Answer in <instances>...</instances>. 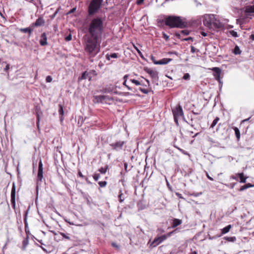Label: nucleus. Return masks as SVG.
Segmentation results:
<instances>
[{"label": "nucleus", "mask_w": 254, "mask_h": 254, "mask_svg": "<svg viewBox=\"0 0 254 254\" xmlns=\"http://www.w3.org/2000/svg\"><path fill=\"white\" fill-rule=\"evenodd\" d=\"M59 106V113L60 115L63 116L64 114V111L63 106L61 104H60Z\"/></svg>", "instance_id": "30"}, {"label": "nucleus", "mask_w": 254, "mask_h": 254, "mask_svg": "<svg viewBox=\"0 0 254 254\" xmlns=\"http://www.w3.org/2000/svg\"><path fill=\"white\" fill-rule=\"evenodd\" d=\"M124 167H125V170L127 171V163H126V162L124 163Z\"/></svg>", "instance_id": "53"}, {"label": "nucleus", "mask_w": 254, "mask_h": 254, "mask_svg": "<svg viewBox=\"0 0 254 254\" xmlns=\"http://www.w3.org/2000/svg\"><path fill=\"white\" fill-rule=\"evenodd\" d=\"M233 53L235 55H239L241 54V51L238 46H236L234 49Z\"/></svg>", "instance_id": "26"}, {"label": "nucleus", "mask_w": 254, "mask_h": 254, "mask_svg": "<svg viewBox=\"0 0 254 254\" xmlns=\"http://www.w3.org/2000/svg\"><path fill=\"white\" fill-rule=\"evenodd\" d=\"M171 233H170L167 235H162L161 236L155 238L152 242H151V240H149V241L148 243V244L149 245L150 247H155L159 245L164 240H165L168 237L170 236Z\"/></svg>", "instance_id": "4"}, {"label": "nucleus", "mask_w": 254, "mask_h": 254, "mask_svg": "<svg viewBox=\"0 0 254 254\" xmlns=\"http://www.w3.org/2000/svg\"><path fill=\"white\" fill-rule=\"evenodd\" d=\"M46 81L47 82H51L52 81V77L49 75L46 77Z\"/></svg>", "instance_id": "41"}, {"label": "nucleus", "mask_w": 254, "mask_h": 254, "mask_svg": "<svg viewBox=\"0 0 254 254\" xmlns=\"http://www.w3.org/2000/svg\"><path fill=\"white\" fill-rule=\"evenodd\" d=\"M65 40L66 41H69L71 40V35L69 34L65 38Z\"/></svg>", "instance_id": "43"}, {"label": "nucleus", "mask_w": 254, "mask_h": 254, "mask_svg": "<svg viewBox=\"0 0 254 254\" xmlns=\"http://www.w3.org/2000/svg\"><path fill=\"white\" fill-rule=\"evenodd\" d=\"M135 48L136 50V51H137L139 55H140L141 54V52L136 47H135Z\"/></svg>", "instance_id": "59"}, {"label": "nucleus", "mask_w": 254, "mask_h": 254, "mask_svg": "<svg viewBox=\"0 0 254 254\" xmlns=\"http://www.w3.org/2000/svg\"><path fill=\"white\" fill-rule=\"evenodd\" d=\"M125 142L123 141H119L115 143H112L110 144V146L112 147V148L116 150H121L123 148Z\"/></svg>", "instance_id": "9"}, {"label": "nucleus", "mask_w": 254, "mask_h": 254, "mask_svg": "<svg viewBox=\"0 0 254 254\" xmlns=\"http://www.w3.org/2000/svg\"><path fill=\"white\" fill-rule=\"evenodd\" d=\"M172 61L170 58H164L158 61H154V63L156 64H168L170 61Z\"/></svg>", "instance_id": "14"}, {"label": "nucleus", "mask_w": 254, "mask_h": 254, "mask_svg": "<svg viewBox=\"0 0 254 254\" xmlns=\"http://www.w3.org/2000/svg\"><path fill=\"white\" fill-rule=\"evenodd\" d=\"M112 246L115 248H116L117 249H119V246L117 245V244H116L115 243H112Z\"/></svg>", "instance_id": "46"}, {"label": "nucleus", "mask_w": 254, "mask_h": 254, "mask_svg": "<svg viewBox=\"0 0 254 254\" xmlns=\"http://www.w3.org/2000/svg\"><path fill=\"white\" fill-rule=\"evenodd\" d=\"M233 128L235 131V133L237 140L239 141L240 140V136H241L240 130L238 127H233Z\"/></svg>", "instance_id": "23"}, {"label": "nucleus", "mask_w": 254, "mask_h": 254, "mask_svg": "<svg viewBox=\"0 0 254 254\" xmlns=\"http://www.w3.org/2000/svg\"><path fill=\"white\" fill-rule=\"evenodd\" d=\"M87 75L88 74L86 73V72H84L82 73V75L80 77H79L78 79L81 80L82 79H86Z\"/></svg>", "instance_id": "31"}, {"label": "nucleus", "mask_w": 254, "mask_h": 254, "mask_svg": "<svg viewBox=\"0 0 254 254\" xmlns=\"http://www.w3.org/2000/svg\"><path fill=\"white\" fill-rule=\"evenodd\" d=\"M211 70L214 72L213 75L215 78L219 83L221 82L220 75L221 73V70L220 68L217 67H213Z\"/></svg>", "instance_id": "8"}, {"label": "nucleus", "mask_w": 254, "mask_h": 254, "mask_svg": "<svg viewBox=\"0 0 254 254\" xmlns=\"http://www.w3.org/2000/svg\"><path fill=\"white\" fill-rule=\"evenodd\" d=\"M175 222H176V227L182 223V221L181 220L176 219V218L175 220Z\"/></svg>", "instance_id": "39"}, {"label": "nucleus", "mask_w": 254, "mask_h": 254, "mask_svg": "<svg viewBox=\"0 0 254 254\" xmlns=\"http://www.w3.org/2000/svg\"><path fill=\"white\" fill-rule=\"evenodd\" d=\"M151 60H152V61H153V63H154V61H156L155 60V58H154V57H151Z\"/></svg>", "instance_id": "64"}, {"label": "nucleus", "mask_w": 254, "mask_h": 254, "mask_svg": "<svg viewBox=\"0 0 254 254\" xmlns=\"http://www.w3.org/2000/svg\"><path fill=\"white\" fill-rule=\"evenodd\" d=\"M254 186L252 185L250 183L247 184L243 186H242L240 189H239V191H242L244 190H245L248 189L251 187H253Z\"/></svg>", "instance_id": "25"}, {"label": "nucleus", "mask_w": 254, "mask_h": 254, "mask_svg": "<svg viewBox=\"0 0 254 254\" xmlns=\"http://www.w3.org/2000/svg\"><path fill=\"white\" fill-rule=\"evenodd\" d=\"M45 23V20L42 16H40L36 20V21L32 24V26L38 27L43 25Z\"/></svg>", "instance_id": "12"}, {"label": "nucleus", "mask_w": 254, "mask_h": 254, "mask_svg": "<svg viewBox=\"0 0 254 254\" xmlns=\"http://www.w3.org/2000/svg\"><path fill=\"white\" fill-rule=\"evenodd\" d=\"M118 58V55L116 53H112L110 55H106V58L108 60H110V58Z\"/></svg>", "instance_id": "28"}, {"label": "nucleus", "mask_w": 254, "mask_h": 254, "mask_svg": "<svg viewBox=\"0 0 254 254\" xmlns=\"http://www.w3.org/2000/svg\"><path fill=\"white\" fill-rule=\"evenodd\" d=\"M238 175H236V174L235 175H232L230 177V178L233 180H235L236 181H238Z\"/></svg>", "instance_id": "40"}, {"label": "nucleus", "mask_w": 254, "mask_h": 254, "mask_svg": "<svg viewBox=\"0 0 254 254\" xmlns=\"http://www.w3.org/2000/svg\"><path fill=\"white\" fill-rule=\"evenodd\" d=\"M146 71L150 75L152 78H156L157 77V72L151 69H147Z\"/></svg>", "instance_id": "18"}, {"label": "nucleus", "mask_w": 254, "mask_h": 254, "mask_svg": "<svg viewBox=\"0 0 254 254\" xmlns=\"http://www.w3.org/2000/svg\"><path fill=\"white\" fill-rule=\"evenodd\" d=\"M236 175H238L240 178V182L242 183H245L246 182V180L247 179V177L244 176V174L243 173H237Z\"/></svg>", "instance_id": "19"}, {"label": "nucleus", "mask_w": 254, "mask_h": 254, "mask_svg": "<svg viewBox=\"0 0 254 254\" xmlns=\"http://www.w3.org/2000/svg\"><path fill=\"white\" fill-rule=\"evenodd\" d=\"M178 118H184V113L182 108L178 105L176 107V124H178Z\"/></svg>", "instance_id": "6"}, {"label": "nucleus", "mask_w": 254, "mask_h": 254, "mask_svg": "<svg viewBox=\"0 0 254 254\" xmlns=\"http://www.w3.org/2000/svg\"><path fill=\"white\" fill-rule=\"evenodd\" d=\"M108 165H106V167L105 168H103V167H101V168L99 169V171L101 173V174H105L106 172H107V170H108Z\"/></svg>", "instance_id": "29"}, {"label": "nucleus", "mask_w": 254, "mask_h": 254, "mask_svg": "<svg viewBox=\"0 0 254 254\" xmlns=\"http://www.w3.org/2000/svg\"><path fill=\"white\" fill-rule=\"evenodd\" d=\"M107 98L106 95H99L95 97V99L98 102H102Z\"/></svg>", "instance_id": "21"}, {"label": "nucleus", "mask_w": 254, "mask_h": 254, "mask_svg": "<svg viewBox=\"0 0 254 254\" xmlns=\"http://www.w3.org/2000/svg\"><path fill=\"white\" fill-rule=\"evenodd\" d=\"M123 194L122 193V191L121 190H120V193L119 194V201L120 202H122L124 200V198H123L122 196H123Z\"/></svg>", "instance_id": "34"}, {"label": "nucleus", "mask_w": 254, "mask_h": 254, "mask_svg": "<svg viewBox=\"0 0 254 254\" xmlns=\"http://www.w3.org/2000/svg\"><path fill=\"white\" fill-rule=\"evenodd\" d=\"M9 69V65L8 64H7L6 65L5 67L4 68V71H7Z\"/></svg>", "instance_id": "50"}, {"label": "nucleus", "mask_w": 254, "mask_h": 254, "mask_svg": "<svg viewBox=\"0 0 254 254\" xmlns=\"http://www.w3.org/2000/svg\"><path fill=\"white\" fill-rule=\"evenodd\" d=\"M58 12V10H57L56 11V12L54 13V14H53V15L51 16V18H52V19L54 18L56 16V14H57Z\"/></svg>", "instance_id": "51"}, {"label": "nucleus", "mask_w": 254, "mask_h": 254, "mask_svg": "<svg viewBox=\"0 0 254 254\" xmlns=\"http://www.w3.org/2000/svg\"><path fill=\"white\" fill-rule=\"evenodd\" d=\"M11 203L13 209H15V187L13 184L11 192Z\"/></svg>", "instance_id": "10"}, {"label": "nucleus", "mask_w": 254, "mask_h": 254, "mask_svg": "<svg viewBox=\"0 0 254 254\" xmlns=\"http://www.w3.org/2000/svg\"><path fill=\"white\" fill-rule=\"evenodd\" d=\"M130 81L132 83L135 84L136 85H140V83L139 82V81H138L137 80L130 79Z\"/></svg>", "instance_id": "36"}, {"label": "nucleus", "mask_w": 254, "mask_h": 254, "mask_svg": "<svg viewBox=\"0 0 254 254\" xmlns=\"http://www.w3.org/2000/svg\"><path fill=\"white\" fill-rule=\"evenodd\" d=\"M223 239L227 241V242H234L236 241V238L235 236L228 237L226 236L223 238Z\"/></svg>", "instance_id": "24"}, {"label": "nucleus", "mask_w": 254, "mask_h": 254, "mask_svg": "<svg viewBox=\"0 0 254 254\" xmlns=\"http://www.w3.org/2000/svg\"><path fill=\"white\" fill-rule=\"evenodd\" d=\"M100 38L85 35L84 37V50L90 58L94 57L100 50Z\"/></svg>", "instance_id": "1"}, {"label": "nucleus", "mask_w": 254, "mask_h": 254, "mask_svg": "<svg viewBox=\"0 0 254 254\" xmlns=\"http://www.w3.org/2000/svg\"><path fill=\"white\" fill-rule=\"evenodd\" d=\"M190 48H191V52L192 53H194L196 51V49L194 47L191 46Z\"/></svg>", "instance_id": "45"}, {"label": "nucleus", "mask_w": 254, "mask_h": 254, "mask_svg": "<svg viewBox=\"0 0 254 254\" xmlns=\"http://www.w3.org/2000/svg\"><path fill=\"white\" fill-rule=\"evenodd\" d=\"M245 12L246 13H254V5L247 6Z\"/></svg>", "instance_id": "22"}, {"label": "nucleus", "mask_w": 254, "mask_h": 254, "mask_svg": "<svg viewBox=\"0 0 254 254\" xmlns=\"http://www.w3.org/2000/svg\"><path fill=\"white\" fill-rule=\"evenodd\" d=\"M206 176L209 180L213 181V179L209 175L207 172H206Z\"/></svg>", "instance_id": "47"}, {"label": "nucleus", "mask_w": 254, "mask_h": 254, "mask_svg": "<svg viewBox=\"0 0 254 254\" xmlns=\"http://www.w3.org/2000/svg\"><path fill=\"white\" fill-rule=\"evenodd\" d=\"M100 187H105L107 185V182L106 181H101L98 183Z\"/></svg>", "instance_id": "35"}, {"label": "nucleus", "mask_w": 254, "mask_h": 254, "mask_svg": "<svg viewBox=\"0 0 254 254\" xmlns=\"http://www.w3.org/2000/svg\"><path fill=\"white\" fill-rule=\"evenodd\" d=\"M232 228V225H228L224 228L222 229L221 230V234L219 236V237H220L222 236L223 235H224L227 233H228L230 229Z\"/></svg>", "instance_id": "17"}, {"label": "nucleus", "mask_w": 254, "mask_h": 254, "mask_svg": "<svg viewBox=\"0 0 254 254\" xmlns=\"http://www.w3.org/2000/svg\"><path fill=\"white\" fill-rule=\"evenodd\" d=\"M103 29V19L99 17L94 18L88 25L86 35L101 38Z\"/></svg>", "instance_id": "2"}, {"label": "nucleus", "mask_w": 254, "mask_h": 254, "mask_svg": "<svg viewBox=\"0 0 254 254\" xmlns=\"http://www.w3.org/2000/svg\"><path fill=\"white\" fill-rule=\"evenodd\" d=\"M62 236H63L64 238H65V239H69V237H68V236H66V235H65V234H62Z\"/></svg>", "instance_id": "54"}, {"label": "nucleus", "mask_w": 254, "mask_h": 254, "mask_svg": "<svg viewBox=\"0 0 254 254\" xmlns=\"http://www.w3.org/2000/svg\"><path fill=\"white\" fill-rule=\"evenodd\" d=\"M128 75H125L124 77V79H125V81L124 82V83L123 84L125 85V86H127V85L126 84V82H127V78L128 77Z\"/></svg>", "instance_id": "42"}, {"label": "nucleus", "mask_w": 254, "mask_h": 254, "mask_svg": "<svg viewBox=\"0 0 254 254\" xmlns=\"http://www.w3.org/2000/svg\"><path fill=\"white\" fill-rule=\"evenodd\" d=\"M126 87H127L128 90H132L131 88L129 86L127 85Z\"/></svg>", "instance_id": "63"}, {"label": "nucleus", "mask_w": 254, "mask_h": 254, "mask_svg": "<svg viewBox=\"0 0 254 254\" xmlns=\"http://www.w3.org/2000/svg\"><path fill=\"white\" fill-rule=\"evenodd\" d=\"M165 22L166 25L170 27H175V16H166L165 19Z\"/></svg>", "instance_id": "7"}, {"label": "nucleus", "mask_w": 254, "mask_h": 254, "mask_svg": "<svg viewBox=\"0 0 254 254\" xmlns=\"http://www.w3.org/2000/svg\"><path fill=\"white\" fill-rule=\"evenodd\" d=\"M201 35L203 36H206L207 35V34L204 32H201Z\"/></svg>", "instance_id": "60"}, {"label": "nucleus", "mask_w": 254, "mask_h": 254, "mask_svg": "<svg viewBox=\"0 0 254 254\" xmlns=\"http://www.w3.org/2000/svg\"><path fill=\"white\" fill-rule=\"evenodd\" d=\"M189 31H188V30H182L180 31H179L178 32H176V34H175V35H176V37H178L180 39H181V35H189Z\"/></svg>", "instance_id": "16"}, {"label": "nucleus", "mask_w": 254, "mask_h": 254, "mask_svg": "<svg viewBox=\"0 0 254 254\" xmlns=\"http://www.w3.org/2000/svg\"><path fill=\"white\" fill-rule=\"evenodd\" d=\"M190 75L188 73H185L183 77V78L185 80L190 79Z\"/></svg>", "instance_id": "37"}, {"label": "nucleus", "mask_w": 254, "mask_h": 254, "mask_svg": "<svg viewBox=\"0 0 254 254\" xmlns=\"http://www.w3.org/2000/svg\"><path fill=\"white\" fill-rule=\"evenodd\" d=\"M250 118H248V119H245V120H243L242 121L241 123H244V122H247V121H248L250 120Z\"/></svg>", "instance_id": "56"}, {"label": "nucleus", "mask_w": 254, "mask_h": 254, "mask_svg": "<svg viewBox=\"0 0 254 254\" xmlns=\"http://www.w3.org/2000/svg\"><path fill=\"white\" fill-rule=\"evenodd\" d=\"M181 40L182 41H189V40H191V41H193V38L190 37H189L188 38H182L181 39Z\"/></svg>", "instance_id": "44"}, {"label": "nucleus", "mask_w": 254, "mask_h": 254, "mask_svg": "<svg viewBox=\"0 0 254 254\" xmlns=\"http://www.w3.org/2000/svg\"><path fill=\"white\" fill-rule=\"evenodd\" d=\"M166 182H167V186H168V188H169L171 190H172V187H171V186H170V184H169V182H168L167 180V179H166Z\"/></svg>", "instance_id": "49"}, {"label": "nucleus", "mask_w": 254, "mask_h": 254, "mask_svg": "<svg viewBox=\"0 0 254 254\" xmlns=\"http://www.w3.org/2000/svg\"><path fill=\"white\" fill-rule=\"evenodd\" d=\"M163 35H164V38H166V40H167V39H168V36H167L165 34H164Z\"/></svg>", "instance_id": "61"}, {"label": "nucleus", "mask_w": 254, "mask_h": 254, "mask_svg": "<svg viewBox=\"0 0 254 254\" xmlns=\"http://www.w3.org/2000/svg\"><path fill=\"white\" fill-rule=\"evenodd\" d=\"M43 168L42 160L40 159L39 163L38 172L37 175L38 181H41L43 179Z\"/></svg>", "instance_id": "11"}, {"label": "nucleus", "mask_w": 254, "mask_h": 254, "mask_svg": "<svg viewBox=\"0 0 254 254\" xmlns=\"http://www.w3.org/2000/svg\"><path fill=\"white\" fill-rule=\"evenodd\" d=\"M103 0H92L88 6V14L93 15L100 8Z\"/></svg>", "instance_id": "3"}, {"label": "nucleus", "mask_w": 254, "mask_h": 254, "mask_svg": "<svg viewBox=\"0 0 254 254\" xmlns=\"http://www.w3.org/2000/svg\"><path fill=\"white\" fill-rule=\"evenodd\" d=\"M47 38L45 33L42 34L41 36V39L40 40V44L41 46H45L47 45Z\"/></svg>", "instance_id": "15"}, {"label": "nucleus", "mask_w": 254, "mask_h": 254, "mask_svg": "<svg viewBox=\"0 0 254 254\" xmlns=\"http://www.w3.org/2000/svg\"><path fill=\"white\" fill-rule=\"evenodd\" d=\"M140 90L142 92L144 93H147V92L145 91V89H140Z\"/></svg>", "instance_id": "58"}, {"label": "nucleus", "mask_w": 254, "mask_h": 254, "mask_svg": "<svg viewBox=\"0 0 254 254\" xmlns=\"http://www.w3.org/2000/svg\"><path fill=\"white\" fill-rule=\"evenodd\" d=\"M20 32H23V33H28L29 35L31 34L33 29L31 28L30 27H27L25 28H20L19 30Z\"/></svg>", "instance_id": "20"}, {"label": "nucleus", "mask_w": 254, "mask_h": 254, "mask_svg": "<svg viewBox=\"0 0 254 254\" xmlns=\"http://www.w3.org/2000/svg\"><path fill=\"white\" fill-rule=\"evenodd\" d=\"M188 25V24L186 19L176 16V27L183 28L186 27Z\"/></svg>", "instance_id": "5"}, {"label": "nucleus", "mask_w": 254, "mask_h": 254, "mask_svg": "<svg viewBox=\"0 0 254 254\" xmlns=\"http://www.w3.org/2000/svg\"><path fill=\"white\" fill-rule=\"evenodd\" d=\"M172 111L174 118L175 119V109L172 108Z\"/></svg>", "instance_id": "57"}, {"label": "nucleus", "mask_w": 254, "mask_h": 254, "mask_svg": "<svg viewBox=\"0 0 254 254\" xmlns=\"http://www.w3.org/2000/svg\"><path fill=\"white\" fill-rule=\"evenodd\" d=\"M144 0H137L136 4L138 5H140L143 2Z\"/></svg>", "instance_id": "48"}, {"label": "nucleus", "mask_w": 254, "mask_h": 254, "mask_svg": "<svg viewBox=\"0 0 254 254\" xmlns=\"http://www.w3.org/2000/svg\"><path fill=\"white\" fill-rule=\"evenodd\" d=\"M100 177V176L98 174H95L93 175V178L95 181H97L98 180V179H99Z\"/></svg>", "instance_id": "38"}, {"label": "nucleus", "mask_w": 254, "mask_h": 254, "mask_svg": "<svg viewBox=\"0 0 254 254\" xmlns=\"http://www.w3.org/2000/svg\"><path fill=\"white\" fill-rule=\"evenodd\" d=\"M78 176L80 177H81V178H84V176L82 174L81 172L80 171H79L78 172Z\"/></svg>", "instance_id": "52"}, {"label": "nucleus", "mask_w": 254, "mask_h": 254, "mask_svg": "<svg viewBox=\"0 0 254 254\" xmlns=\"http://www.w3.org/2000/svg\"><path fill=\"white\" fill-rule=\"evenodd\" d=\"M190 254H197V252L196 251H193V252H192Z\"/></svg>", "instance_id": "62"}, {"label": "nucleus", "mask_w": 254, "mask_h": 254, "mask_svg": "<svg viewBox=\"0 0 254 254\" xmlns=\"http://www.w3.org/2000/svg\"><path fill=\"white\" fill-rule=\"evenodd\" d=\"M230 34L234 37H238V35L237 32L234 30H231L229 31Z\"/></svg>", "instance_id": "33"}, {"label": "nucleus", "mask_w": 254, "mask_h": 254, "mask_svg": "<svg viewBox=\"0 0 254 254\" xmlns=\"http://www.w3.org/2000/svg\"><path fill=\"white\" fill-rule=\"evenodd\" d=\"M250 39L254 40V34H252L250 37Z\"/></svg>", "instance_id": "55"}, {"label": "nucleus", "mask_w": 254, "mask_h": 254, "mask_svg": "<svg viewBox=\"0 0 254 254\" xmlns=\"http://www.w3.org/2000/svg\"><path fill=\"white\" fill-rule=\"evenodd\" d=\"M219 121V118L218 117H216L215 119L213 120L211 125L210 126V127L213 128L216 126V125L217 124Z\"/></svg>", "instance_id": "27"}, {"label": "nucleus", "mask_w": 254, "mask_h": 254, "mask_svg": "<svg viewBox=\"0 0 254 254\" xmlns=\"http://www.w3.org/2000/svg\"><path fill=\"white\" fill-rule=\"evenodd\" d=\"M203 23L205 26L208 27L211 26L212 20L209 15H206L204 16Z\"/></svg>", "instance_id": "13"}, {"label": "nucleus", "mask_w": 254, "mask_h": 254, "mask_svg": "<svg viewBox=\"0 0 254 254\" xmlns=\"http://www.w3.org/2000/svg\"><path fill=\"white\" fill-rule=\"evenodd\" d=\"M27 215H28V210H27L25 212V213L24 215V224H25V227H26L28 225L27 221Z\"/></svg>", "instance_id": "32"}]
</instances>
